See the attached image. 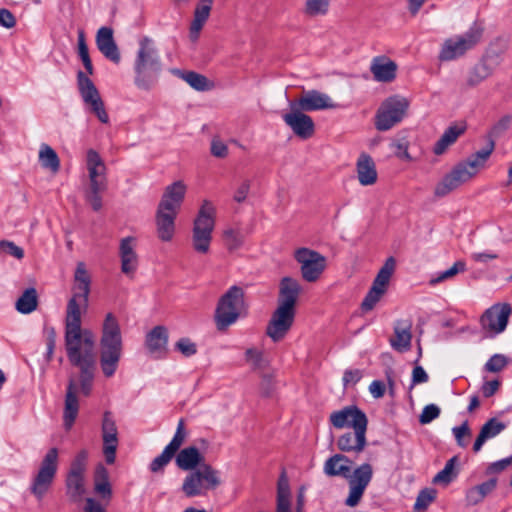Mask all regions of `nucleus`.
<instances>
[{
    "mask_svg": "<svg viewBox=\"0 0 512 512\" xmlns=\"http://www.w3.org/2000/svg\"><path fill=\"white\" fill-rule=\"evenodd\" d=\"M91 287V276L84 262H78L74 272L72 297L66 308L64 342L70 364L80 371L79 377L69 378L64 410L63 425L70 430L79 412L78 393L89 396L96 371L95 338L92 331L82 329V311H86Z\"/></svg>",
    "mask_w": 512,
    "mask_h": 512,
    "instance_id": "nucleus-1",
    "label": "nucleus"
},
{
    "mask_svg": "<svg viewBox=\"0 0 512 512\" xmlns=\"http://www.w3.org/2000/svg\"><path fill=\"white\" fill-rule=\"evenodd\" d=\"M175 462L181 470L192 471L182 484V491L187 497L203 495L204 490L215 489L221 484L219 472L204 462V456L195 446L178 451Z\"/></svg>",
    "mask_w": 512,
    "mask_h": 512,
    "instance_id": "nucleus-2",
    "label": "nucleus"
},
{
    "mask_svg": "<svg viewBox=\"0 0 512 512\" xmlns=\"http://www.w3.org/2000/svg\"><path fill=\"white\" fill-rule=\"evenodd\" d=\"M134 84L140 90L150 91L158 83L162 71V61L155 41L143 36L138 42V50L135 55Z\"/></svg>",
    "mask_w": 512,
    "mask_h": 512,
    "instance_id": "nucleus-3",
    "label": "nucleus"
},
{
    "mask_svg": "<svg viewBox=\"0 0 512 512\" xmlns=\"http://www.w3.org/2000/svg\"><path fill=\"white\" fill-rule=\"evenodd\" d=\"M186 193V185L176 181L165 188L155 214L156 232L163 242L171 241L175 234V220Z\"/></svg>",
    "mask_w": 512,
    "mask_h": 512,
    "instance_id": "nucleus-4",
    "label": "nucleus"
},
{
    "mask_svg": "<svg viewBox=\"0 0 512 512\" xmlns=\"http://www.w3.org/2000/svg\"><path fill=\"white\" fill-rule=\"evenodd\" d=\"M495 148L494 140L488 141L486 146L472 154L466 161L458 163L450 173L436 185L434 194L437 197H444L463 183L474 177L484 167L486 161Z\"/></svg>",
    "mask_w": 512,
    "mask_h": 512,
    "instance_id": "nucleus-5",
    "label": "nucleus"
},
{
    "mask_svg": "<svg viewBox=\"0 0 512 512\" xmlns=\"http://www.w3.org/2000/svg\"><path fill=\"white\" fill-rule=\"evenodd\" d=\"M122 354L120 325L112 313H108L102 326L100 339V367L105 377H112Z\"/></svg>",
    "mask_w": 512,
    "mask_h": 512,
    "instance_id": "nucleus-6",
    "label": "nucleus"
},
{
    "mask_svg": "<svg viewBox=\"0 0 512 512\" xmlns=\"http://www.w3.org/2000/svg\"><path fill=\"white\" fill-rule=\"evenodd\" d=\"M483 33V25L474 22L463 34L455 35L443 42L438 59L442 62H449L463 57L482 41Z\"/></svg>",
    "mask_w": 512,
    "mask_h": 512,
    "instance_id": "nucleus-7",
    "label": "nucleus"
},
{
    "mask_svg": "<svg viewBox=\"0 0 512 512\" xmlns=\"http://www.w3.org/2000/svg\"><path fill=\"white\" fill-rule=\"evenodd\" d=\"M216 209L214 205L204 200L193 223L192 246L197 253L209 252L212 232L215 227Z\"/></svg>",
    "mask_w": 512,
    "mask_h": 512,
    "instance_id": "nucleus-8",
    "label": "nucleus"
},
{
    "mask_svg": "<svg viewBox=\"0 0 512 512\" xmlns=\"http://www.w3.org/2000/svg\"><path fill=\"white\" fill-rule=\"evenodd\" d=\"M244 306V291L237 285L231 286L219 299L215 310L217 329L223 331L235 323Z\"/></svg>",
    "mask_w": 512,
    "mask_h": 512,
    "instance_id": "nucleus-9",
    "label": "nucleus"
},
{
    "mask_svg": "<svg viewBox=\"0 0 512 512\" xmlns=\"http://www.w3.org/2000/svg\"><path fill=\"white\" fill-rule=\"evenodd\" d=\"M58 460V449L55 447L50 448L41 460L29 488L38 500H42L52 487L58 470Z\"/></svg>",
    "mask_w": 512,
    "mask_h": 512,
    "instance_id": "nucleus-10",
    "label": "nucleus"
},
{
    "mask_svg": "<svg viewBox=\"0 0 512 512\" xmlns=\"http://www.w3.org/2000/svg\"><path fill=\"white\" fill-rule=\"evenodd\" d=\"M409 107L407 98L394 95L384 100L375 117V127L379 131H387L400 123Z\"/></svg>",
    "mask_w": 512,
    "mask_h": 512,
    "instance_id": "nucleus-11",
    "label": "nucleus"
},
{
    "mask_svg": "<svg viewBox=\"0 0 512 512\" xmlns=\"http://www.w3.org/2000/svg\"><path fill=\"white\" fill-rule=\"evenodd\" d=\"M88 452L81 450L70 464L65 479L66 494L72 502H79L86 492L85 473L87 470Z\"/></svg>",
    "mask_w": 512,
    "mask_h": 512,
    "instance_id": "nucleus-12",
    "label": "nucleus"
},
{
    "mask_svg": "<svg viewBox=\"0 0 512 512\" xmlns=\"http://www.w3.org/2000/svg\"><path fill=\"white\" fill-rule=\"evenodd\" d=\"M77 87L84 104L89 107L90 112L93 113L100 122L104 124L108 123L109 116L97 87L81 70L77 73Z\"/></svg>",
    "mask_w": 512,
    "mask_h": 512,
    "instance_id": "nucleus-13",
    "label": "nucleus"
},
{
    "mask_svg": "<svg viewBox=\"0 0 512 512\" xmlns=\"http://www.w3.org/2000/svg\"><path fill=\"white\" fill-rule=\"evenodd\" d=\"M395 267L396 261L394 257L387 258L384 265L377 273L371 288L361 303V309L363 311L367 312L372 310L380 301L382 296L386 293L390 278L395 271Z\"/></svg>",
    "mask_w": 512,
    "mask_h": 512,
    "instance_id": "nucleus-14",
    "label": "nucleus"
},
{
    "mask_svg": "<svg viewBox=\"0 0 512 512\" xmlns=\"http://www.w3.org/2000/svg\"><path fill=\"white\" fill-rule=\"evenodd\" d=\"M373 477V468L369 463L358 466L347 478L349 483V495L345 500L348 507H355L359 504L367 486Z\"/></svg>",
    "mask_w": 512,
    "mask_h": 512,
    "instance_id": "nucleus-15",
    "label": "nucleus"
},
{
    "mask_svg": "<svg viewBox=\"0 0 512 512\" xmlns=\"http://www.w3.org/2000/svg\"><path fill=\"white\" fill-rule=\"evenodd\" d=\"M295 259L301 265L303 279L308 282H315L326 267L325 257L308 248L296 250Z\"/></svg>",
    "mask_w": 512,
    "mask_h": 512,
    "instance_id": "nucleus-16",
    "label": "nucleus"
},
{
    "mask_svg": "<svg viewBox=\"0 0 512 512\" xmlns=\"http://www.w3.org/2000/svg\"><path fill=\"white\" fill-rule=\"evenodd\" d=\"M284 123L300 139L307 140L315 133V124L311 116L305 114L289 102V111L282 115Z\"/></svg>",
    "mask_w": 512,
    "mask_h": 512,
    "instance_id": "nucleus-17",
    "label": "nucleus"
},
{
    "mask_svg": "<svg viewBox=\"0 0 512 512\" xmlns=\"http://www.w3.org/2000/svg\"><path fill=\"white\" fill-rule=\"evenodd\" d=\"M101 433L103 441V455L107 464L115 463L118 447V429L111 411H105L102 416Z\"/></svg>",
    "mask_w": 512,
    "mask_h": 512,
    "instance_id": "nucleus-18",
    "label": "nucleus"
},
{
    "mask_svg": "<svg viewBox=\"0 0 512 512\" xmlns=\"http://www.w3.org/2000/svg\"><path fill=\"white\" fill-rule=\"evenodd\" d=\"M295 313V310L277 306L266 328V334L273 342H279L287 335L294 323Z\"/></svg>",
    "mask_w": 512,
    "mask_h": 512,
    "instance_id": "nucleus-19",
    "label": "nucleus"
},
{
    "mask_svg": "<svg viewBox=\"0 0 512 512\" xmlns=\"http://www.w3.org/2000/svg\"><path fill=\"white\" fill-rule=\"evenodd\" d=\"M329 421L336 429L368 426L366 414L356 405L345 406L330 414Z\"/></svg>",
    "mask_w": 512,
    "mask_h": 512,
    "instance_id": "nucleus-20",
    "label": "nucleus"
},
{
    "mask_svg": "<svg viewBox=\"0 0 512 512\" xmlns=\"http://www.w3.org/2000/svg\"><path fill=\"white\" fill-rule=\"evenodd\" d=\"M289 102L304 112L333 109L337 107L327 94L314 89L304 91L298 99Z\"/></svg>",
    "mask_w": 512,
    "mask_h": 512,
    "instance_id": "nucleus-21",
    "label": "nucleus"
},
{
    "mask_svg": "<svg viewBox=\"0 0 512 512\" xmlns=\"http://www.w3.org/2000/svg\"><path fill=\"white\" fill-rule=\"evenodd\" d=\"M510 313L511 307L509 304L494 305L481 316V325L485 330L496 334L501 333L508 324Z\"/></svg>",
    "mask_w": 512,
    "mask_h": 512,
    "instance_id": "nucleus-22",
    "label": "nucleus"
},
{
    "mask_svg": "<svg viewBox=\"0 0 512 512\" xmlns=\"http://www.w3.org/2000/svg\"><path fill=\"white\" fill-rule=\"evenodd\" d=\"M353 431L343 433L337 440V448L343 453L359 454L367 445V426L352 428Z\"/></svg>",
    "mask_w": 512,
    "mask_h": 512,
    "instance_id": "nucleus-23",
    "label": "nucleus"
},
{
    "mask_svg": "<svg viewBox=\"0 0 512 512\" xmlns=\"http://www.w3.org/2000/svg\"><path fill=\"white\" fill-rule=\"evenodd\" d=\"M119 257L121 261V272L128 278L133 279L138 269V255L135 251V238L125 237L119 246Z\"/></svg>",
    "mask_w": 512,
    "mask_h": 512,
    "instance_id": "nucleus-24",
    "label": "nucleus"
},
{
    "mask_svg": "<svg viewBox=\"0 0 512 512\" xmlns=\"http://www.w3.org/2000/svg\"><path fill=\"white\" fill-rule=\"evenodd\" d=\"M496 65L497 63L493 62L490 56L483 57L478 63L468 70L463 83V88L472 89L480 85L493 74Z\"/></svg>",
    "mask_w": 512,
    "mask_h": 512,
    "instance_id": "nucleus-25",
    "label": "nucleus"
},
{
    "mask_svg": "<svg viewBox=\"0 0 512 512\" xmlns=\"http://www.w3.org/2000/svg\"><path fill=\"white\" fill-rule=\"evenodd\" d=\"M96 46L105 58L118 64L121 61L119 48L114 40L113 30L103 26L96 33Z\"/></svg>",
    "mask_w": 512,
    "mask_h": 512,
    "instance_id": "nucleus-26",
    "label": "nucleus"
},
{
    "mask_svg": "<svg viewBox=\"0 0 512 512\" xmlns=\"http://www.w3.org/2000/svg\"><path fill=\"white\" fill-rule=\"evenodd\" d=\"M301 292L299 282L291 277H284L279 285L278 306L295 310L297 299Z\"/></svg>",
    "mask_w": 512,
    "mask_h": 512,
    "instance_id": "nucleus-27",
    "label": "nucleus"
},
{
    "mask_svg": "<svg viewBox=\"0 0 512 512\" xmlns=\"http://www.w3.org/2000/svg\"><path fill=\"white\" fill-rule=\"evenodd\" d=\"M370 71L376 81L388 83L396 78L397 64L386 56H377L371 62Z\"/></svg>",
    "mask_w": 512,
    "mask_h": 512,
    "instance_id": "nucleus-28",
    "label": "nucleus"
},
{
    "mask_svg": "<svg viewBox=\"0 0 512 512\" xmlns=\"http://www.w3.org/2000/svg\"><path fill=\"white\" fill-rule=\"evenodd\" d=\"M352 461L344 454L337 453L330 456L324 463L323 471L329 477L348 478L350 476Z\"/></svg>",
    "mask_w": 512,
    "mask_h": 512,
    "instance_id": "nucleus-29",
    "label": "nucleus"
},
{
    "mask_svg": "<svg viewBox=\"0 0 512 512\" xmlns=\"http://www.w3.org/2000/svg\"><path fill=\"white\" fill-rule=\"evenodd\" d=\"M213 0H199L195 11L194 18L190 25L189 37L195 42L199 38V34L209 18L212 9Z\"/></svg>",
    "mask_w": 512,
    "mask_h": 512,
    "instance_id": "nucleus-30",
    "label": "nucleus"
},
{
    "mask_svg": "<svg viewBox=\"0 0 512 512\" xmlns=\"http://www.w3.org/2000/svg\"><path fill=\"white\" fill-rule=\"evenodd\" d=\"M168 343V332L164 326L154 327L146 336V347L155 357H161Z\"/></svg>",
    "mask_w": 512,
    "mask_h": 512,
    "instance_id": "nucleus-31",
    "label": "nucleus"
},
{
    "mask_svg": "<svg viewBox=\"0 0 512 512\" xmlns=\"http://www.w3.org/2000/svg\"><path fill=\"white\" fill-rule=\"evenodd\" d=\"M357 176L361 185H373L377 181V171L372 157L366 153L360 155L356 164Z\"/></svg>",
    "mask_w": 512,
    "mask_h": 512,
    "instance_id": "nucleus-32",
    "label": "nucleus"
},
{
    "mask_svg": "<svg viewBox=\"0 0 512 512\" xmlns=\"http://www.w3.org/2000/svg\"><path fill=\"white\" fill-rule=\"evenodd\" d=\"M507 425L497 418H490L480 429V432L473 444V451L475 453L479 452L484 445V443L499 435L502 431L506 429Z\"/></svg>",
    "mask_w": 512,
    "mask_h": 512,
    "instance_id": "nucleus-33",
    "label": "nucleus"
},
{
    "mask_svg": "<svg viewBox=\"0 0 512 512\" xmlns=\"http://www.w3.org/2000/svg\"><path fill=\"white\" fill-rule=\"evenodd\" d=\"M411 324L399 322L394 328V337L391 338V346L399 352L408 351L411 347Z\"/></svg>",
    "mask_w": 512,
    "mask_h": 512,
    "instance_id": "nucleus-34",
    "label": "nucleus"
},
{
    "mask_svg": "<svg viewBox=\"0 0 512 512\" xmlns=\"http://www.w3.org/2000/svg\"><path fill=\"white\" fill-rule=\"evenodd\" d=\"M466 130L464 125H452L448 127L433 147L436 155H442L449 146L454 144L459 136Z\"/></svg>",
    "mask_w": 512,
    "mask_h": 512,
    "instance_id": "nucleus-35",
    "label": "nucleus"
},
{
    "mask_svg": "<svg viewBox=\"0 0 512 512\" xmlns=\"http://www.w3.org/2000/svg\"><path fill=\"white\" fill-rule=\"evenodd\" d=\"M94 490L102 498L109 500L112 496V489L109 483V474L107 469L100 465L95 471Z\"/></svg>",
    "mask_w": 512,
    "mask_h": 512,
    "instance_id": "nucleus-36",
    "label": "nucleus"
},
{
    "mask_svg": "<svg viewBox=\"0 0 512 512\" xmlns=\"http://www.w3.org/2000/svg\"><path fill=\"white\" fill-rule=\"evenodd\" d=\"M38 306V295L35 288L26 289L15 303L16 310L21 314H29Z\"/></svg>",
    "mask_w": 512,
    "mask_h": 512,
    "instance_id": "nucleus-37",
    "label": "nucleus"
},
{
    "mask_svg": "<svg viewBox=\"0 0 512 512\" xmlns=\"http://www.w3.org/2000/svg\"><path fill=\"white\" fill-rule=\"evenodd\" d=\"M39 162L45 169L56 173L60 169V159L55 150L48 144H41L39 150Z\"/></svg>",
    "mask_w": 512,
    "mask_h": 512,
    "instance_id": "nucleus-38",
    "label": "nucleus"
},
{
    "mask_svg": "<svg viewBox=\"0 0 512 512\" xmlns=\"http://www.w3.org/2000/svg\"><path fill=\"white\" fill-rule=\"evenodd\" d=\"M86 162L89 179L106 177V165L97 151L89 149L87 151Z\"/></svg>",
    "mask_w": 512,
    "mask_h": 512,
    "instance_id": "nucleus-39",
    "label": "nucleus"
},
{
    "mask_svg": "<svg viewBox=\"0 0 512 512\" xmlns=\"http://www.w3.org/2000/svg\"><path fill=\"white\" fill-rule=\"evenodd\" d=\"M176 75H179L185 82H187L193 89L197 91H206L210 89L209 81L206 76L194 71L182 72L174 70Z\"/></svg>",
    "mask_w": 512,
    "mask_h": 512,
    "instance_id": "nucleus-40",
    "label": "nucleus"
},
{
    "mask_svg": "<svg viewBox=\"0 0 512 512\" xmlns=\"http://www.w3.org/2000/svg\"><path fill=\"white\" fill-rule=\"evenodd\" d=\"M457 463L458 456L450 458L446 462L444 468L434 476L433 483L448 485L457 476V471L455 469Z\"/></svg>",
    "mask_w": 512,
    "mask_h": 512,
    "instance_id": "nucleus-41",
    "label": "nucleus"
},
{
    "mask_svg": "<svg viewBox=\"0 0 512 512\" xmlns=\"http://www.w3.org/2000/svg\"><path fill=\"white\" fill-rule=\"evenodd\" d=\"M330 0H305L303 13L309 17L323 16L328 13Z\"/></svg>",
    "mask_w": 512,
    "mask_h": 512,
    "instance_id": "nucleus-42",
    "label": "nucleus"
},
{
    "mask_svg": "<svg viewBox=\"0 0 512 512\" xmlns=\"http://www.w3.org/2000/svg\"><path fill=\"white\" fill-rule=\"evenodd\" d=\"M186 437L187 430L185 428V422L184 419H180L172 440L165 448L175 456L180 447L184 444Z\"/></svg>",
    "mask_w": 512,
    "mask_h": 512,
    "instance_id": "nucleus-43",
    "label": "nucleus"
},
{
    "mask_svg": "<svg viewBox=\"0 0 512 512\" xmlns=\"http://www.w3.org/2000/svg\"><path fill=\"white\" fill-rule=\"evenodd\" d=\"M223 238H224L226 247L230 251L238 249L239 247H241V245L244 242L243 235L239 231L234 230V229L225 230L223 233Z\"/></svg>",
    "mask_w": 512,
    "mask_h": 512,
    "instance_id": "nucleus-44",
    "label": "nucleus"
},
{
    "mask_svg": "<svg viewBox=\"0 0 512 512\" xmlns=\"http://www.w3.org/2000/svg\"><path fill=\"white\" fill-rule=\"evenodd\" d=\"M436 498V490L426 488L419 492L414 504L415 510H425Z\"/></svg>",
    "mask_w": 512,
    "mask_h": 512,
    "instance_id": "nucleus-45",
    "label": "nucleus"
},
{
    "mask_svg": "<svg viewBox=\"0 0 512 512\" xmlns=\"http://www.w3.org/2000/svg\"><path fill=\"white\" fill-rule=\"evenodd\" d=\"M290 502V487L285 470L282 471L277 483V503Z\"/></svg>",
    "mask_w": 512,
    "mask_h": 512,
    "instance_id": "nucleus-46",
    "label": "nucleus"
},
{
    "mask_svg": "<svg viewBox=\"0 0 512 512\" xmlns=\"http://www.w3.org/2000/svg\"><path fill=\"white\" fill-rule=\"evenodd\" d=\"M508 364V358L503 354H494L486 362L484 369L488 372L497 373L502 371Z\"/></svg>",
    "mask_w": 512,
    "mask_h": 512,
    "instance_id": "nucleus-47",
    "label": "nucleus"
},
{
    "mask_svg": "<svg viewBox=\"0 0 512 512\" xmlns=\"http://www.w3.org/2000/svg\"><path fill=\"white\" fill-rule=\"evenodd\" d=\"M466 269V264L463 261H457L453 264L449 269L441 272L435 279L431 280V284L440 283L448 278L454 277L459 272H464Z\"/></svg>",
    "mask_w": 512,
    "mask_h": 512,
    "instance_id": "nucleus-48",
    "label": "nucleus"
},
{
    "mask_svg": "<svg viewBox=\"0 0 512 512\" xmlns=\"http://www.w3.org/2000/svg\"><path fill=\"white\" fill-rule=\"evenodd\" d=\"M173 457L174 455L170 453L166 448H164L162 453L154 458L150 463V470L154 473L162 471Z\"/></svg>",
    "mask_w": 512,
    "mask_h": 512,
    "instance_id": "nucleus-49",
    "label": "nucleus"
},
{
    "mask_svg": "<svg viewBox=\"0 0 512 512\" xmlns=\"http://www.w3.org/2000/svg\"><path fill=\"white\" fill-rule=\"evenodd\" d=\"M440 412H441V410L437 405H435V404L426 405L423 408V410L419 416V422L423 425L428 424V423L432 422L433 420H435L436 418H438L440 415Z\"/></svg>",
    "mask_w": 512,
    "mask_h": 512,
    "instance_id": "nucleus-50",
    "label": "nucleus"
},
{
    "mask_svg": "<svg viewBox=\"0 0 512 512\" xmlns=\"http://www.w3.org/2000/svg\"><path fill=\"white\" fill-rule=\"evenodd\" d=\"M452 432L455 436L457 445L459 447L465 448L467 446V442L464 440V436H471V430L468 422L465 421L460 426L454 427Z\"/></svg>",
    "mask_w": 512,
    "mask_h": 512,
    "instance_id": "nucleus-51",
    "label": "nucleus"
},
{
    "mask_svg": "<svg viewBox=\"0 0 512 512\" xmlns=\"http://www.w3.org/2000/svg\"><path fill=\"white\" fill-rule=\"evenodd\" d=\"M175 348L180 351L185 357H190L197 353V346L189 338H181L176 344Z\"/></svg>",
    "mask_w": 512,
    "mask_h": 512,
    "instance_id": "nucleus-52",
    "label": "nucleus"
},
{
    "mask_svg": "<svg viewBox=\"0 0 512 512\" xmlns=\"http://www.w3.org/2000/svg\"><path fill=\"white\" fill-rule=\"evenodd\" d=\"M0 250L15 257L16 259H22L24 257V250L17 246L14 242L8 240L0 241Z\"/></svg>",
    "mask_w": 512,
    "mask_h": 512,
    "instance_id": "nucleus-53",
    "label": "nucleus"
},
{
    "mask_svg": "<svg viewBox=\"0 0 512 512\" xmlns=\"http://www.w3.org/2000/svg\"><path fill=\"white\" fill-rule=\"evenodd\" d=\"M245 360L253 369L261 368L263 362L262 352L256 348H248L245 352Z\"/></svg>",
    "mask_w": 512,
    "mask_h": 512,
    "instance_id": "nucleus-54",
    "label": "nucleus"
},
{
    "mask_svg": "<svg viewBox=\"0 0 512 512\" xmlns=\"http://www.w3.org/2000/svg\"><path fill=\"white\" fill-rule=\"evenodd\" d=\"M512 116L505 115L503 116L492 128L490 131V140H493L492 137H497L505 132L511 125Z\"/></svg>",
    "mask_w": 512,
    "mask_h": 512,
    "instance_id": "nucleus-55",
    "label": "nucleus"
},
{
    "mask_svg": "<svg viewBox=\"0 0 512 512\" xmlns=\"http://www.w3.org/2000/svg\"><path fill=\"white\" fill-rule=\"evenodd\" d=\"M362 376H363V374L360 369L345 370V372L343 374V378H342L343 386L346 388L349 385H355L356 383H358L361 380Z\"/></svg>",
    "mask_w": 512,
    "mask_h": 512,
    "instance_id": "nucleus-56",
    "label": "nucleus"
},
{
    "mask_svg": "<svg viewBox=\"0 0 512 512\" xmlns=\"http://www.w3.org/2000/svg\"><path fill=\"white\" fill-rule=\"evenodd\" d=\"M211 154L217 158H225L228 155V147L223 141L213 139L211 142Z\"/></svg>",
    "mask_w": 512,
    "mask_h": 512,
    "instance_id": "nucleus-57",
    "label": "nucleus"
},
{
    "mask_svg": "<svg viewBox=\"0 0 512 512\" xmlns=\"http://www.w3.org/2000/svg\"><path fill=\"white\" fill-rule=\"evenodd\" d=\"M251 182L250 180H244L238 188L235 190L233 195L234 201L237 203H242L246 200L248 193L250 191Z\"/></svg>",
    "mask_w": 512,
    "mask_h": 512,
    "instance_id": "nucleus-58",
    "label": "nucleus"
},
{
    "mask_svg": "<svg viewBox=\"0 0 512 512\" xmlns=\"http://www.w3.org/2000/svg\"><path fill=\"white\" fill-rule=\"evenodd\" d=\"M0 25L8 29L16 25V18L8 9H0Z\"/></svg>",
    "mask_w": 512,
    "mask_h": 512,
    "instance_id": "nucleus-59",
    "label": "nucleus"
},
{
    "mask_svg": "<svg viewBox=\"0 0 512 512\" xmlns=\"http://www.w3.org/2000/svg\"><path fill=\"white\" fill-rule=\"evenodd\" d=\"M429 377L422 366H415L412 371V384L411 387L420 383H426Z\"/></svg>",
    "mask_w": 512,
    "mask_h": 512,
    "instance_id": "nucleus-60",
    "label": "nucleus"
},
{
    "mask_svg": "<svg viewBox=\"0 0 512 512\" xmlns=\"http://www.w3.org/2000/svg\"><path fill=\"white\" fill-rule=\"evenodd\" d=\"M90 180V191L91 193H101L107 188V179L106 177H95Z\"/></svg>",
    "mask_w": 512,
    "mask_h": 512,
    "instance_id": "nucleus-61",
    "label": "nucleus"
},
{
    "mask_svg": "<svg viewBox=\"0 0 512 512\" xmlns=\"http://www.w3.org/2000/svg\"><path fill=\"white\" fill-rule=\"evenodd\" d=\"M499 387H500V381H498V380L487 381L482 385V393L485 398H490L498 391Z\"/></svg>",
    "mask_w": 512,
    "mask_h": 512,
    "instance_id": "nucleus-62",
    "label": "nucleus"
},
{
    "mask_svg": "<svg viewBox=\"0 0 512 512\" xmlns=\"http://www.w3.org/2000/svg\"><path fill=\"white\" fill-rule=\"evenodd\" d=\"M369 392L374 398H381L385 394V385L380 380H374L369 385Z\"/></svg>",
    "mask_w": 512,
    "mask_h": 512,
    "instance_id": "nucleus-63",
    "label": "nucleus"
},
{
    "mask_svg": "<svg viewBox=\"0 0 512 512\" xmlns=\"http://www.w3.org/2000/svg\"><path fill=\"white\" fill-rule=\"evenodd\" d=\"M83 512H107L105 508L94 498H87Z\"/></svg>",
    "mask_w": 512,
    "mask_h": 512,
    "instance_id": "nucleus-64",
    "label": "nucleus"
}]
</instances>
